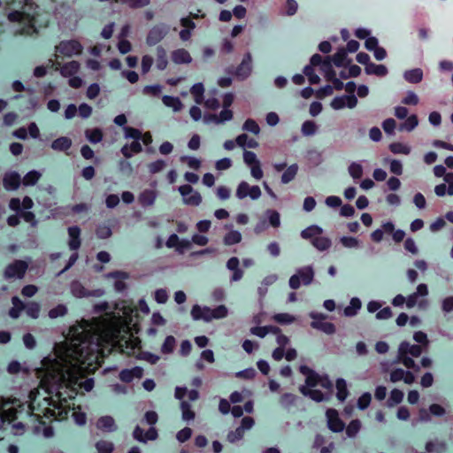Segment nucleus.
I'll return each mask as SVG.
<instances>
[{
    "label": "nucleus",
    "mask_w": 453,
    "mask_h": 453,
    "mask_svg": "<svg viewBox=\"0 0 453 453\" xmlns=\"http://www.w3.org/2000/svg\"><path fill=\"white\" fill-rule=\"evenodd\" d=\"M310 65L314 66L319 71L322 72L326 79H331L329 76V71L332 69V65L328 58L322 60V58L316 54L311 58Z\"/></svg>",
    "instance_id": "obj_18"
},
{
    "label": "nucleus",
    "mask_w": 453,
    "mask_h": 453,
    "mask_svg": "<svg viewBox=\"0 0 453 453\" xmlns=\"http://www.w3.org/2000/svg\"><path fill=\"white\" fill-rule=\"evenodd\" d=\"M422 349L421 347L415 344H411L407 342H403L399 345L397 359L403 364L406 368L411 369L414 368L418 370V367L416 366L415 361L413 357H418L421 355Z\"/></svg>",
    "instance_id": "obj_4"
},
{
    "label": "nucleus",
    "mask_w": 453,
    "mask_h": 453,
    "mask_svg": "<svg viewBox=\"0 0 453 453\" xmlns=\"http://www.w3.org/2000/svg\"><path fill=\"white\" fill-rule=\"evenodd\" d=\"M273 319L280 324L288 325L293 323L296 318L289 313H278L273 316Z\"/></svg>",
    "instance_id": "obj_63"
},
{
    "label": "nucleus",
    "mask_w": 453,
    "mask_h": 453,
    "mask_svg": "<svg viewBox=\"0 0 453 453\" xmlns=\"http://www.w3.org/2000/svg\"><path fill=\"white\" fill-rule=\"evenodd\" d=\"M418 125V119L416 114L410 115L406 120L400 126V130L411 132Z\"/></svg>",
    "instance_id": "obj_46"
},
{
    "label": "nucleus",
    "mask_w": 453,
    "mask_h": 453,
    "mask_svg": "<svg viewBox=\"0 0 453 453\" xmlns=\"http://www.w3.org/2000/svg\"><path fill=\"white\" fill-rule=\"evenodd\" d=\"M168 27L165 24H157L153 26L146 35V43L148 46H154L160 42L167 35Z\"/></svg>",
    "instance_id": "obj_11"
},
{
    "label": "nucleus",
    "mask_w": 453,
    "mask_h": 453,
    "mask_svg": "<svg viewBox=\"0 0 453 453\" xmlns=\"http://www.w3.org/2000/svg\"><path fill=\"white\" fill-rule=\"evenodd\" d=\"M417 298H418L417 294L413 293V294L410 295L406 298V301H405L406 306L409 309H411L416 305H418L419 309H425L426 307L427 302L426 300H423V301H420L419 303H418Z\"/></svg>",
    "instance_id": "obj_57"
},
{
    "label": "nucleus",
    "mask_w": 453,
    "mask_h": 453,
    "mask_svg": "<svg viewBox=\"0 0 453 453\" xmlns=\"http://www.w3.org/2000/svg\"><path fill=\"white\" fill-rule=\"evenodd\" d=\"M171 59L176 65H188L193 58L188 50L180 48L171 52Z\"/></svg>",
    "instance_id": "obj_17"
},
{
    "label": "nucleus",
    "mask_w": 453,
    "mask_h": 453,
    "mask_svg": "<svg viewBox=\"0 0 453 453\" xmlns=\"http://www.w3.org/2000/svg\"><path fill=\"white\" fill-rule=\"evenodd\" d=\"M310 316L313 319L311 326L314 329L320 330L326 334H334L335 333L334 325L331 322L325 321V315L321 313L311 312Z\"/></svg>",
    "instance_id": "obj_12"
},
{
    "label": "nucleus",
    "mask_w": 453,
    "mask_h": 453,
    "mask_svg": "<svg viewBox=\"0 0 453 453\" xmlns=\"http://www.w3.org/2000/svg\"><path fill=\"white\" fill-rule=\"evenodd\" d=\"M300 372L305 376V383L300 387L303 395L315 402H323L330 398L333 385L327 376L320 375L305 365L300 367Z\"/></svg>",
    "instance_id": "obj_2"
},
{
    "label": "nucleus",
    "mask_w": 453,
    "mask_h": 453,
    "mask_svg": "<svg viewBox=\"0 0 453 453\" xmlns=\"http://www.w3.org/2000/svg\"><path fill=\"white\" fill-rule=\"evenodd\" d=\"M402 103L405 105L416 106L419 103V97L414 91L409 90L403 97Z\"/></svg>",
    "instance_id": "obj_54"
},
{
    "label": "nucleus",
    "mask_w": 453,
    "mask_h": 453,
    "mask_svg": "<svg viewBox=\"0 0 453 453\" xmlns=\"http://www.w3.org/2000/svg\"><path fill=\"white\" fill-rule=\"evenodd\" d=\"M162 101L166 107L171 108L174 112L180 111L184 107L180 98L175 96H164Z\"/></svg>",
    "instance_id": "obj_32"
},
{
    "label": "nucleus",
    "mask_w": 453,
    "mask_h": 453,
    "mask_svg": "<svg viewBox=\"0 0 453 453\" xmlns=\"http://www.w3.org/2000/svg\"><path fill=\"white\" fill-rule=\"evenodd\" d=\"M33 201L30 197L26 196L22 203H20V200L19 198H12L10 201L9 207L12 211H19L20 207L22 206L23 209L27 210L31 209L33 207Z\"/></svg>",
    "instance_id": "obj_33"
},
{
    "label": "nucleus",
    "mask_w": 453,
    "mask_h": 453,
    "mask_svg": "<svg viewBox=\"0 0 453 453\" xmlns=\"http://www.w3.org/2000/svg\"><path fill=\"white\" fill-rule=\"evenodd\" d=\"M265 216L268 219L269 225L273 227H279L280 226V215L274 210H267Z\"/></svg>",
    "instance_id": "obj_49"
},
{
    "label": "nucleus",
    "mask_w": 453,
    "mask_h": 453,
    "mask_svg": "<svg viewBox=\"0 0 453 453\" xmlns=\"http://www.w3.org/2000/svg\"><path fill=\"white\" fill-rule=\"evenodd\" d=\"M81 229L78 226H71L68 228V246L70 250H76L81 246Z\"/></svg>",
    "instance_id": "obj_26"
},
{
    "label": "nucleus",
    "mask_w": 453,
    "mask_h": 453,
    "mask_svg": "<svg viewBox=\"0 0 453 453\" xmlns=\"http://www.w3.org/2000/svg\"><path fill=\"white\" fill-rule=\"evenodd\" d=\"M242 240V234L240 232L232 230L227 234H226L224 238V242L226 245H233L235 243H239Z\"/></svg>",
    "instance_id": "obj_56"
},
{
    "label": "nucleus",
    "mask_w": 453,
    "mask_h": 453,
    "mask_svg": "<svg viewBox=\"0 0 453 453\" xmlns=\"http://www.w3.org/2000/svg\"><path fill=\"white\" fill-rule=\"evenodd\" d=\"M236 144L242 148L248 147L250 149H255L258 146V142L252 138H249L247 134H240L237 136Z\"/></svg>",
    "instance_id": "obj_41"
},
{
    "label": "nucleus",
    "mask_w": 453,
    "mask_h": 453,
    "mask_svg": "<svg viewBox=\"0 0 453 453\" xmlns=\"http://www.w3.org/2000/svg\"><path fill=\"white\" fill-rule=\"evenodd\" d=\"M388 148L392 153L396 155L407 156L411 152V147L408 143L402 142H392Z\"/></svg>",
    "instance_id": "obj_31"
},
{
    "label": "nucleus",
    "mask_w": 453,
    "mask_h": 453,
    "mask_svg": "<svg viewBox=\"0 0 453 453\" xmlns=\"http://www.w3.org/2000/svg\"><path fill=\"white\" fill-rule=\"evenodd\" d=\"M211 311V320L224 319L228 315V309L225 305H219Z\"/></svg>",
    "instance_id": "obj_60"
},
{
    "label": "nucleus",
    "mask_w": 453,
    "mask_h": 453,
    "mask_svg": "<svg viewBox=\"0 0 453 453\" xmlns=\"http://www.w3.org/2000/svg\"><path fill=\"white\" fill-rule=\"evenodd\" d=\"M175 346H176L175 338L172 335H169L165 339V341L161 346V352L163 354H170L173 351V349H175Z\"/></svg>",
    "instance_id": "obj_51"
},
{
    "label": "nucleus",
    "mask_w": 453,
    "mask_h": 453,
    "mask_svg": "<svg viewBox=\"0 0 453 453\" xmlns=\"http://www.w3.org/2000/svg\"><path fill=\"white\" fill-rule=\"evenodd\" d=\"M314 276L313 269L311 266H305L299 269L296 274L289 279V287L293 289L298 288L302 284L309 285Z\"/></svg>",
    "instance_id": "obj_8"
},
{
    "label": "nucleus",
    "mask_w": 453,
    "mask_h": 453,
    "mask_svg": "<svg viewBox=\"0 0 453 453\" xmlns=\"http://www.w3.org/2000/svg\"><path fill=\"white\" fill-rule=\"evenodd\" d=\"M180 24L183 28L180 31V38L181 41H188L191 37L192 31L196 27L195 22L189 18H182Z\"/></svg>",
    "instance_id": "obj_24"
},
{
    "label": "nucleus",
    "mask_w": 453,
    "mask_h": 453,
    "mask_svg": "<svg viewBox=\"0 0 453 453\" xmlns=\"http://www.w3.org/2000/svg\"><path fill=\"white\" fill-rule=\"evenodd\" d=\"M361 308V301L357 297H353L349 304L344 309L343 314L346 317H353L357 315Z\"/></svg>",
    "instance_id": "obj_38"
},
{
    "label": "nucleus",
    "mask_w": 453,
    "mask_h": 453,
    "mask_svg": "<svg viewBox=\"0 0 453 453\" xmlns=\"http://www.w3.org/2000/svg\"><path fill=\"white\" fill-rule=\"evenodd\" d=\"M41 177V173L37 171H31L23 178V184L25 186L35 185Z\"/></svg>",
    "instance_id": "obj_61"
},
{
    "label": "nucleus",
    "mask_w": 453,
    "mask_h": 453,
    "mask_svg": "<svg viewBox=\"0 0 453 453\" xmlns=\"http://www.w3.org/2000/svg\"><path fill=\"white\" fill-rule=\"evenodd\" d=\"M72 145V141L68 137H60L56 139L51 143V148L54 150L65 151Z\"/></svg>",
    "instance_id": "obj_44"
},
{
    "label": "nucleus",
    "mask_w": 453,
    "mask_h": 453,
    "mask_svg": "<svg viewBox=\"0 0 453 453\" xmlns=\"http://www.w3.org/2000/svg\"><path fill=\"white\" fill-rule=\"evenodd\" d=\"M298 169H299V167L296 164H293V165L288 166L281 175V178H280L281 183L288 184L290 181H292L296 178V176L298 173Z\"/></svg>",
    "instance_id": "obj_35"
},
{
    "label": "nucleus",
    "mask_w": 453,
    "mask_h": 453,
    "mask_svg": "<svg viewBox=\"0 0 453 453\" xmlns=\"http://www.w3.org/2000/svg\"><path fill=\"white\" fill-rule=\"evenodd\" d=\"M191 316L195 320H203L209 322L211 320V311L207 306L194 305L191 310Z\"/></svg>",
    "instance_id": "obj_20"
},
{
    "label": "nucleus",
    "mask_w": 453,
    "mask_h": 453,
    "mask_svg": "<svg viewBox=\"0 0 453 453\" xmlns=\"http://www.w3.org/2000/svg\"><path fill=\"white\" fill-rule=\"evenodd\" d=\"M137 312L123 301L114 311L100 318L82 320L73 326L64 342L56 343L53 352L42 360L37 375L41 388L29 394L27 408L18 399L0 397V429L5 422L12 423L15 434H22L24 426L46 438L53 436V429L42 418L64 419L71 410L72 399L79 390L90 391L91 379L84 381V372H94L99 365L104 349L114 347L131 354L139 345L132 330L136 326Z\"/></svg>",
    "instance_id": "obj_1"
},
{
    "label": "nucleus",
    "mask_w": 453,
    "mask_h": 453,
    "mask_svg": "<svg viewBox=\"0 0 453 453\" xmlns=\"http://www.w3.org/2000/svg\"><path fill=\"white\" fill-rule=\"evenodd\" d=\"M72 294L78 298H82L89 296H101L103 291L100 289L89 292L79 282H73L71 286Z\"/></svg>",
    "instance_id": "obj_21"
},
{
    "label": "nucleus",
    "mask_w": 453,
    "mask_h": 453,
    "mask_svg": "<svg viewBox=\"0 0 453 453\" xmlns=\"http://www.w3.org/2000/svg\"><path fill=\"white\" fill-rule=\"evenodd\" d=\"M357 99L353 95L336 96L332 100L330 104L331 107L335 111H339L344 108L353 109L357 106Z\"/></svg>",
    "instance_id": "obj_14"
},
{
    "label": "nucleus",
    "mask_w": 453,
    "mask_h": 453,
    "mask_svg": "<svg viewBox=\"0 0 453 453\" xmlns=\"http://www.w3.org/2000/svg\"><path fill=\"white\" fill-rule=\"evenodd\" d=\"M49 65L55 70L59 71L60 74L65 78L76 75L81 69V64L75 60H71L61 65L60 59H49Z\"/></svg>",
    "instance_id": "obj_7"
},
{
    "label": "nucleus",
    "mask_w": 453,
    "mask_h": 453,
    "mask_svg": "<svg viewBox=\"0 0 453 453\" xmlns=\"http://www.w3.org/2000/svg\"><path fill=\"white\" fill-rule=\"evenodd\" d=\"M196 104H201L203 100L204 87L202 83H196L190 88Z\"/></svg>",
    "instance_id": "obj_45"
},
{
    "label": "nucleus",
    "mask_w": 453,
    "mask_h": 453,
    "mask_svg": "<svg viewBox=\"0 0 453 453\" xmlns=\"http://www.w3.org/2000/svg\"><path fill=\"white\" fill-rule=\"evenodd\" d=\"M157 433L154 427H150L145 434L140 427H136L134 431V437L139 441L146 442L149 440H155Z\"/></svg>",
    "instance_id": "obj_29"
},
{
    "label": "nucleus",
    "mask_w": 453,
    "mask_h": 453,
    "mask_svg": "<svg viewBox=\"0 0 453 453\" xmlns=\"http://www.w3.org/2000/svg\"><path fill=\"white\" fill-rule=\"evenodd\" d=\"M326 418L328 428L334 433H340L344 429V423L340 418L339 413L334 409H328L326 411Z\"/></svg>",
    "instance_id": "obj_13"
},
{
    "label": "nucleus",
    "mask_w": 453,
    "mask_h": 453,
    "mask_svg": "<svg viewBox=\"0 0 453 453\" xmlns=\"http://www.w3.org/2000/svg\"><path fill=\"white\" fill-rule=\"evenodd\" d=\"M323 232V229L319 226H311L304 230L302 231L301 236L303 239H311V241L320 235Z\"/></svg>",
    "instance_id": "obj_43"
},
{
    "label": "nucleus",
    "mask_w": 453,
    "mask_h": 453,
    "mask_svg": "<svg viewBox=\"0 0 453 453\" xmlns=\"http://www.w3.org/2000/svg\"><path fill=\"white\" fill-rule=\"evenodd\" d=\"M261 189L257 185H250L247 181H241L235 190V196L238 199L250 197L252 200H257L261 196Z\"/></svg>",
    "instance_id": "obj_9"
},
{
    "label": "nucleus",
    "mask_w": 453,
    "mask_h": 453,
    "mask_svg": "<svg viewBox=\"0 0 453 453\" xmlns=\"http://www.w3.org/2000/svg\"><path fill=\"white\" fill-rule=\"evenodd\" d=\"M96 449L98 453H111L114 445L111 441L106 440H100L96 443Z\"/></svg>",
    "instance_id": "obj_52"
},
{
    "label": "nucleus",
    "mask_w": 453,
    "mask_h": 453,
    "mask_svg": "<svg viewBox=\"0 0 453 453\" xmlns=\"http://www.w3.org/2000/svg\"><path fill=\"white\" fill-rule=\"evenodd\" d=\"M156 52H157L156 67L158 70H165L168 65L166 50L163 47L158 46L156 50Z\"/></svg>",
    "instance_id": "obj_34"
},
{
    "label": "nucleus",
    "mask_w": 453,
    "mask_h": 453,
    "mask_svg": "<svg viewBox=\"0 0 453 453\" xmlns=\"http://www.w3.org/2000/svg\"><path fill=\"white\" fill-rule=\"evenodd\" d=\"M27 269V264L24 261H15L9 265L4 271L6 279H20Z\"/></svg>",
    "instance_id": "obj_15"
},
{
    "label": "nucleus",
    "mask_w": 453,
    "mask_h": 453,
    "mask_svg": "<svg viewBox=\"0 0 453 453\" xmlns=\"http://www.w3.org/2000/svg\"><path fill=\"white\" fill-rule=\"evenodd\" d=\"M96 427L104 432L111 433L117 429L115 420L111 416H103L96 423Z\"/></svg>",
    "instance_id": "obj_23"
},
{
    "label": "nucleus",
    "mask_w": 453,
    "mask_h": 453,
    "mask_svg": "<svg viewBox=\"0 0 453 453\" xmlns=\"http://www.w3.org/2000/svg\"><path fill=\"white\" fill-rule=\"evenodd\" d=\"M312 244L315 248H317L319 250H327L331 245V241L329 238L319 235L315 239L312 240Z\"/></svg>",
    "instance_id": "obj_53"
},
{
    "label": "nucleus",
    "mask_w": 453,
    "mask_h": 453,
    "mask_svg": "<svg viewBox=\"0 0 453 453\" xmlns=\"http://www.w3.org/2000/svg\"><path fill=\"white\" fill-rule=\"evenodd\" d=\"M83 51L82 44L74 39L64 40L59 42L55 46V50L52 59H61L64 58H72L73 56H79Z\"/></svg>",
    "instance_id": "obj_5"
},
{
    "label": "nucleus",
    "mask_w": 453,
    "mask_h": 453,
    "mask_svg": "<svg viewBox=\"0 0 453 453\" xmlns=\"http://www.w3.org/2000/svg\"><path fill=\"white\" fill-rule=\"evenodd\" d=\"M252 71V58L247 54L236 70V75L242 79L247 78Z\"/></svg>",
    "instance_id": "obj_22"
},
{
    "label": "nucleus",
    "mask_w": 453,
    "mask_h": 453,
    "mask_svg": "<svg viewBox=\"0 0 453 453\" xmlns=\"http://www.w3.org/2000/svg\"><path fill=\"white\" fill-rule=\"evenodd\" d=\"M340 242L342 246L347 249H358L361 245L360 241L357 238L352 236H342L341 237Z\"/></svg>",
    "instance_id": "obj_50"
},
{
    "label": "nucleus",
    "mask_w": 453,
    "mask_h": 453,
    "mask_svg": "<svg viewBox=\"0 0 453 453\" xmlns=\"http://www.w3.org/2000/svg\"><path fill=\"white\" fill-rule=\"evenodd\" d=\"M157 197V191L156 189L146 188L142 190L138 196V202L142 207L152 206Z\"/></svg>",
    "instance_id": "obj_19"
},
{
    "label": "nucleus",
    "mask_w": 453,
    "mask_h": 453,
    "mask_svg": "<svg viewBox=\"0 0 453 453\" xmlns=\"http://www.w3.org/2000/svg\"><path fill=\"white\" fill-rule=\"evenodd\" d=\"M142 151V145L139 141H134L129 145H125L121 149L122 154L126 157H131L134 154H137Z\"/></svg>",
    "instance_id": "obj_39"
},
{
    "label": "nucleus",
    "mask_w": 453,
    "mask_h": 453,
    "mask_svg": "<svg viewBox=\"0 0 453 453\" xmlns=\"http://www.w3.org/2000/svg\"><path fill=\"white\" fill-rule=\"evenodd\" d=\"M279 329L275 326H256L250 329L252 334L257 335L258 337H265L269 333L277 334Z\"/></svg>",
    "instance_id": "obj_47"
},
{
    "label": "nucleus",
    "mask_w": 453,
    "mask_h": 453,
    "mask_svg": "<svg viewBox=\"0 0 453 453\" xmlns=\"http://www.w3.org/2000/svg\"><path fill=\"white\" fill-rule=\"evenodd\" d=\"M142 376V369L140 367H134L131 369L123 370L119 378L124 382H131L134 379H140Z\"/></svg>",
    "instance_id": "obj_28"
},
{
    "label": "nucleus",
    "mask_w": 453,
    "mask_h": 453,
    "mask_svg": "<svg viewBox=\"0 0 453 453\" xmlns=\"http://www.w3.org/2000/svg\"><path fill=\"white\" fill-rule=\"evenodd\" d=\"M106 277L113 281L114 288L117 291L120 292L126 288L125 280L128 278L126 273L115 272L109 273Z\"/></svg>",
    "instance_id": "obj_25"
},
{
    "label": "nucleus",
    "mask_w": 453,
    "mask_h": 453,
    "mask_svg": "<svg viewBox=\"0 0 453 453\" xmlns=\"http://www.w3.org/2000/svg\"><path fill=\"white\" fill-rule=\"evenodd\" d=\"M86 137L90 142L96 143L102 140L103 134L98 128L88 129L86 131Z\"/></svg>",
    "instance_id": "obj_59"
},
{
    "label": "nucleus",
    "mask_w": 453,
    "mask_h": 453,
    "mask_svg": "<svg viewBox=\"0 0 453 453\" xmlns=\"http://www.w3.org/2000/svg\"><path fill=\"white\" fill-rule=\"evenodd\" d=\"M165 162L162 159L156 160L148 165L149 172L151 174H155L162 172L165 168Z\"/></svg>",
    "instance_id": "obj_64"
},
{
    "label": "nucleus",
    "mask_w": 453,
    "mask_h": 453,
    "mask_svg": "<svg viewBox=\"0 0 453 453\" xmlns=\"http://www.w3.org/2000/svg\"><path fill=\"white\" fill-rule=\"evenodd\" d=\"M415 375L410 372L402 368H395L390 372L389 380L393 383L403 381L407 385H411L415 381Z\"/></svg>",
    "instance_id": "obj_16"
},
{
    "label": "nucleus",
    "mask_w": 453,
    "mask_h": 453,
    "mask_svg": "<svg viewBox=\"0 0 453 453\" xmlns=\"http://www.w3.org/2000/svg\"><path fill=\"white\" fill-rule=\"evenodd\" d=\"M12 307L9 311V315L12 319H18L21 311L25 309V304L18 297H13L12 300Z\"/></svg>",
    "instance_id": "obj_40"
},
{
    "label": "nucleus",
    "mask_w": 453,
    "mask_h": 453,
    "mask_svg": "<svg viewBox=\"0 0 453 453\" xmlns=\"http://www.w3.org/2000/svg\"><path fill=\"white\" fill-rule=\"evenodd\" d=\"M178 190L182 196L183 203L186 205L198 206L202 203V196L191 186L185 184L180 186Z\"/></svg>",
    "instance_id": "obj_10"
},
{
    "label": "nucleus",
    "mask_w": 453,
    "mask_h": 453,
    "mask_svg": "<svg viewBox=\"0 0 453 453\" xmlns=\"http://www.w3.org/2000/svg\"><path fill=\"white\" fill-rule=\"evenodd\" d=\"M335 387H336V391H337L336 392L337 399L341 402H343L349 395V392L347 389V383H346L345 380L338 379L336 380Z\"/></svg>",
    "instance_id": "obj_42"
},
{
    "label": "nucleus",
    "mask_w": 453,
    "mask_h": 453,
    "mask_svg": "<svg viewBox=\"0 0 453 453\" xmlns=\"http://www.w3.org/2000/svg\"><path fill=\"white\" fill-rule=\"evenodd\" d=\"M25 309H26V313L33 318V319H37L39 317V313H40V305L39 303H34V302H31V303H28L27 305H25Z\"/></svg>",
    "instance_id": "obj_62"
},
{
    "label": "nucleus",
    "mask_w": 453,
    "mask_h": 453,
    "mask_svg": "<svg viewBox=\"0 0 453 453\" xmlns=\"http://www.w3.org/2000/svg\"><path fill=\"white\" fill-rule=\"evenodd\" d=\"M348 172L354 180H357L363 176L364 168L361 164L353 162L349 165Z\"/></svg>",
    "instance_id": "obj_48"
},
{
    "label": "nucleus",
    "mask_w": 453,
    "mask_h": 453,
    "mask_svg": "<svg viewBox=\"0 0 453 453\" xmlns=\"http://www.w3.org/2000/svg\"><path fill=\"white\" fill-rule=\"evenodd\" d=\"M361 428V422L357 419L352 420L346 428V434L349 438L355 437Z\"/></svg>",
    "instance_id": "obj_58"
},
{
    "label": "nucleus",
    "mask_w": 453,
    "mask_h": 453,
    "mask_svg": "<svg viewBox=\"0 0 453 453\" xmlns=\"http://www.w3.org/2000/svg\"><path fill=\"white\" fill-rule=\"evenodd\" d=\"M35 10L33 4H27L22 12H13L8 15V19L12 22H19L21 27L19 32L23 35H31L35 31Z\"/></svg>",
    "instance_id": "obj_3"
},
{
    "label": "nucleus",
    "mask_w": 453,
    "mask_h": 453,
    "mask_svg": "<svg viewBox=\"0 0 453 453\" xmlns=\"http://www.w3.org/2000/svg\"><path fill=\"white\" fill-rule=\"evenodd\" d=\"M186 393L188 394V398L192 401L198 398V392L196 390L187 391L186 388H176L175 389V396L178 399H182Z\"/></svg>",
    "instance_id": "obj_55"
},
{
    "label": "nucleus",
    "mask_w": 453,
    "mask_h": 453,
    "mask_svg": "<svg viewBox=\"0 0 453 453\" xmlns=\"http://www.w3.org/2000/svg\"><path fill=\"white\" fill-rule=\"evenodd\" d=\"M403 78L409 83H419L423 80V71L420 68L407 70L403 73Z\"/></svg>",
    "instance_id": "obj_30"
},
{
    "label": "nucleus",
    "mask_w": 453,
    "mask_h": 453,
    "mask_svg": "<svg viewBox=\"0 0 453 453\" xmlns=\"http://www.w3.org/2000/svg\"><path fill=\"white\" fill-rule=\"evenodd\" d=\"M365 70L367 74H374L380 77H384L388 74V69L383 65L371 63L365 66Z\"/></svg>",
    "instance_id": "obj_36"
},
{
    "label": "nucleus",
    "mask_w": 453,
    "mask_h": 453,
    "mask_svg": "<svg viewBox=\"0 0 453 453\" xmlns=\"http://www.w3.org/2000/svg\"><path fill=\"white\" fill-rule=\"evenodd\" d=\"M243 162L249 167L253 179L259 180L264 177L262 164L256 153L250 150H244Z\"/></svg>",
    "instance_id": "obj_6"
},
{
    "label": "nucleus",
    "mask_w": 453,
    "mask_h": 453,
    "mask_svg": "<svg viewBox=\"0 0 453 453\" xmlns=\"http://www.w3.org/2000/svg\"><path fill=\"white\" fill-rule=\"evenodd\" d=\"M404 394L398 388H394L389 393V397L387 402L388 407H394L401 403L403 400Z\"/></svg>",
    "instance_id": "obj_37"
},
{
    "label": "nucleus",
    "mask_w": 453,
    "mask_h": 453,
    "mask_svg": "<svg viewBox=\"0 0 453 453\" xmlns=\"http://www.w3.org/2000/svg\"><path fill=\"white\" fill-rule=\"evenodd\" d=\"M20 184V176L14 172L7 173L4 177V186L7 190H14Z\"/></svg>",
    "instance_id": "obj_27"
}]
</instances>
